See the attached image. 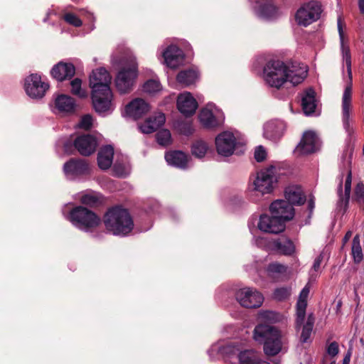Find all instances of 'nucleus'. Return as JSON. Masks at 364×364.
I'll return each instance as SVG.
<instances>
[{
    "mask_svg": "<svg viewBox=\"0 0 364 364\" xmlns=\"http://www.w3.org/2000/svg\"><path fill=\"white\" fill-rule=\"evenodd\" d=\"M338 31L339 34L341 54L343 63H346L348 80L342 96L341 118L342 123L346 132L350 129V114L352 112V87L353 76L351 68V55L349 46L344 43L343 23L339 16L337 20Z\"/></svg>",
    "mask_w": 364,
    "mask_h": 364,
    "instance_id": "f257e3e1",
    "label": "nucleus"
},
{
    "mask_svg": "<svg viewBox=\"0 0 364 364\" xmlns=\"http://www.w3.org/2000/svg\"><path fill=\"white\" fill-rule=\"evenodd\" d=\"M104 223L106 229L114 235L125 236L134 228L129 213L120 207L109 209L105 215Z\"/></svg>",
    "mask_w": 364,
    "mask_h": 364,
    "instance_id": "f03ea898",
    "label": "nucleus"
},
{
    "mask_svg": "<svg viewBox=\"0 0 364 364\" xmlns=\"http://www.w3.org/2000/svg\"><path fill=\"white\" fill-rule=\"evenodd\" d=\"M254 339L259 343H264V351L268 355H274L282 349V333L276 328L259 324L254 329Z\"/></svg>",
    "mask_w": 364,
    "mask_h": 364,
    "instance_id": "7ed1b4c3",
    "label": "nucleus"
},
{
    "mask_svg": "<svg viewBox=\"0 0 364 364\" xmlns=\"http://www.w3.org/2000/svg\"><path fill=\"white\" fill-rule=\"evenodd\" d=\"M263 76L267 85L279 89L287 82L286 65L280 60L269 61L264 68Z\"/></svg>",
    "mask_w": 364,
    "mask_h": 364,
    "instance_id": "20e7f679",
    "label": "nucleus"
},
{
    "mask_svg": "<svg viewBox=\"0 0 364 364\" xmlns=\"http://www.w3.org/2000/svg\"><path fill=\"white\" fill-rule=\"evenodd\" d=\"M69 220L75 227L85 230L97 226L100 222L95 213L82 206L73 208L70 213Z\"/></svg>",
    "mask_w": 364,
    "mask_h": 364,
    "instance_id": "39448f33",
    "label": "nucleus"
},
{
    "mask_svg": "<svg viewBox=\"0 0 364 364\" xmlns=\"http://www.w3.org/2000/svg\"><path fill=\"white\" fill-rule=\"evenodd\" d=\"M277 182L276 168L274 166H269L257 173L252 183L253 190L262 195L268 194L273 191Z\"/></svg>",
    "mask_w": 364,
    "mask_h": 364,
    "instance_id": "423d86ee",
    "label": "nucleus"
},
{
    "mask_svg": "<svg viewBox=\"0 0 364 364\" xmlns=\"http://www.w3.org/2000/svg\"><path fill=\"white\" fill-rule=\"evenodd\" d=\"M322 12L320 3L311 1L301 6L296 13V23L302 26H307L316 21Z\"/></svg>",
    "mask_w": 364,
    "mask_h": 364,
    "instance_id": "0eeeda50",
    "label": "nucleus"
},
{
    "mask_svg": "<svg viewBox=\"0 0 364 364\" xmlns=\"http://www.w3.org/2000/svg\"><path fill=\"white\" fill-rule=\"evenodd\" d=\"M137 76V64L135 59H132L127 68H123L117 74L115 85L121 93L129 92Z\"/></svg>",
    "mask_w": 364,
    "mask_h": 364,
    "instance_id": "6e6552de",
    "label": "nucleus"
},
{
    "mask_svg": "<svg viewBox=\"0 0 364 364\" xmlns=\"http://www.w3.org/2000/svg\"><path fill=\"white\" fill-rule=\"evenodd\" d=\"M92 105L95 110L102 115H107L112 112L114 109L113 94L111 89L105 88L98 92L91 93Z\"/></svg>",
    "mask_w": 364,
    "mask_h": 364,
    "instance_id": "1a4fd4ad",
    "label": "nucleus"
},
{
    "mask_svg": "<svg viewBox=\"0 0 364 364\" xmlns=\"http://www.w3.org/2000/svg\"><path fill=\"white\" fill-rule=\"evenodd\" d=\"M199 119L204 127L211 129L222 125L225 116L221 109L215 105L209 103L201 109Z\"/></svg>",
    "mask_w": 364,
    "mask_h": 364,
    "instance_id": "9d476101",
    "label": "nucleus"
},
{
    "mask_svg": "<svg viewBox=\"0 0 364 364\" xmlns=\"http://www.w3.org/2000/svg\"><path fill=\"white\" fill-rule=\"evenodd\" d=\"M236 299L243 307L258 308L262 304L264 297L257 289L245 287L237 291Z\"/></svg>",
    "mask_w": 364,
    "mask_h": 364,
    "instance_id": "9b49d317",
    "label": "nucleus"
},
{
    "mask_svg": "<svg viewBox=\"0 0 364 364\" xmlns=\"http://www.w3.org/2000/svg\"><path fill=\"white\" fill-rule=\"evenodd\" d=\"M48 87V84L42 81L41 77L38 74H31L25 79V91L33 99L42 98Z\"/></svg>",
    "mask_w": 364,
    "mask_h": 364,
    "instance_id": "f8f14e48",
    "label": "nucleus"
},
{
    "mask_svg": "<svg viewBox=\"0 0 364 364\" xmlns=\"http://www.w3.org/2000/svg\"><path fill=\"white\" fill-rule=\"evenodd\" d=\"M236 138L232 132H223L218 134L215 140V148L218 155L228 157L234 153Z\"/></svg>",
    "mask_w": 364,
    "mask_h": 364,
    "instance_id": "ddd939ff",
    "label": "nucleus"
},
{
    "mask_svg": "<svg viewBox=\"0 0 364 364\" xmlns=\"http://www.w3.org/2000/svg\"><path fill=\"white\" fill-rule=\"evenodd\" d=\"M63 171L68 179L75 180L89 175L90 167L85 160L70 159L64 164Z\"/></svg>",
    "mask_w": 364,
    "mask_h": 364,
    "instance_id": "4468645a",
    "label": "nucleus"
},
{
    "mask_svg": "<svg viewBox=\"0 0 364 364\" xmlns=\"http://www.w3.org/2000/svg\"><path fill=\"white\" fill-rule=\"evenodd\" d=\"M112 77L109 73L103 68L93 70L90 76V87L92 92H98L105 88L110 89Z\"/></svg>",
    "mask_w": 364,
    "mask_h": 364,
    "instance_id": "2eb2a0df",
    "label": "nucleus"
},
{
    "mask_svg": "<svg viewBox=\"0 0 364 364\" xmlns=\"http://www.w3.org/2000/svg\"><path fill=\"white\" fill-rule=\"evenodd\" d=\"M271 214L279 218L284 224L290 220L294 215L293 206L285 200H277L272 203L269 207Z\"/></svg>",
    "mask_w": 364,
    "mask_h": 364,
    "instance_id": "dca6fc26",
    "label": "nucleus"
},
{
    "mask_svg": "<svg viewBox=\"0 0 364 364\" xmlns=\"http://www.w3.org/2000/svg\"><path fill=\"white\" fill-rule=\"evenodd\" d=\"M258 228L267 233L278 234L285 229V224L273 215H268L267 214L262 215L257 224Z\"/></svg>",
    "mask_w": 364,
    "mask_h": 364,
    "instance_id": "f3484780",
    "label": "nucleus"
},
{
    "mask_svg": "<svg viewBox=\"0 0 364 364\" xmlns=\"http://www.w3.org/2000/svg\"><path fill=\"white\" fill-rule=\"evenodd\" d=\"M318 145L319 141L316 134L314 132L307 131L304 133L296 151L300 154H311L318 149Z\"/></svg>",
    "mask_w": 364,
    "mask_h": 364,
    "instance_id": "a211bd4d",
    "label": "nucleus"
},
{
    "mask_svg": "<svg viewBox=\"0 0 364 364\" xmlns=\"http://www.w3.org/2000/svg\"><path fill=\"white\" fill-rule=\"evenodd\" d=\"M74 146L81 155L89 156L95 152L97 142L92 135L83 134L75 139Z\"/></svg>",
    "mask_w": 364,
    "mask_h": 364,
    "instance_id": "6ab92c4d",
    "label": "nucleus"
},
{
    "mask_svg": "<svg viewBox=\"0 0 364 364\" xmlns=\"http://www.w3.org/2000/svg\"><path fill=\"white\" fill-rule=\"evenodd\" d=\"M177 107L181 114L188 117L196 112L198 103L192 95L186 92L178 95L177 98Z\"/></svg>",
    "mask_w": 364,
    "mask_h": 364,
    "instance_id": "aec40b11",
    "label": "nucleus"
},
{
    "mask_svg": "<svg viewBox=\"0 0 364 364\" xmlns=\"http://www.w3.org/2000/svg\"><path fill=\"white\" fill-rule=\"evenodd\" d=\"M307 72V66L304 64L293 63L286 65L287 81L296 85L306 78Z\"/></svg>",
    "mask_w": 364,
    "mask_h": 364,
    "instance_id": "412c9836",
    "label": "nucleus"
},
{
    "mask_svg": "<svg viewBox=\"0 0 364 364\" xmlns=\"http://www.w3.org/2000/svg\"><path fill=\"white\" fill-rule=\"evenodd\" d=\"M310 292V286L309 283L301 291L296 303V327L300 328L303 324L306 316V309L307 306V299Z\"/></svg>",
    "mask_w": 364,
    "mask_h": 364,
    "instance_id": "4be33fe9",
    "label": "nucleus"
},
{
    "mask_svg": "<svg viewBox=\"0 0 364 364\" xmlns=\"http://www.w3.org/2000/svg\"><path fill=\"white\" fill-rule=\"evenodd\" d=\"M149 110V105L141 98L133 100L125 107L127 114L134 119L141 118Z\"/></svg>",
    "mask_w": 364,
    "mask_h": 364,
    "instance_id": "5701e85b",
    "label": "nucleus"
},
{
    "mask_svg": "<svg viewBox=\"0 0 364 364\" xmlns=\"http://www.w3.org/2000/svg\"><path fill=\"white\" fill-rule=\"evenodd\" d=\"M285 124L280 120H271L264 125V136L272 141L279 139L283 135Z\"/></svg>",
    "mask_w": 364,
    "mask_h": 364,
    "instance_id": "b1692460",
    "label": "nucleus"
},
{
    "mask_svg": "<svg viewBox=\"0 0 364 364\" xmlns=\"http://www.w3.org/2000/svg\"><path fill=\"white\" fill-rule=\"evenodd\" d=\"M163 57L166 65L171 68H177L183 60L182 50L177 46L171 45L164 52Z\"/></svg>",
    "mask_w": 364,
    "mask_h": 364,
    "instance_id": "393cba45",
    "label": "nucleus"
},
{
    "mask_svg": "<svg viewBox=\"0 0 364 364\" xmlns=\"http://www.w3.org/2000/svg\"><path fill=\"white\" fill-rule=\"evenodd\" d=\"M165 122V114L162 112H159L147 119L143 124L139 125V129L142 133L151 134L164 125Z\"/></svg>",
    "mask_w": 364,
    "mask_h": 364,
    "instance_id": "a878e982",
    "label": "nucleus"
},
{
    "mask_svg": "<svg viewBox=\"0 0 364 364\" xmlns=\"http://www.w3.org/2000/svg\"><path fill=\"white\" fill-rule=\"evenodd\" d=\"M251 2H255V5L253 9L256 15L265 20H271L277 16V11L276 7L269 2L260 3L255 0H250Z\"/></svg>",
    "mask_w": 364,
    "mask_h": 364,
    "instance_id": "bb28decb",
    "label": "nucleus"
},
{
    "mask_svg": "<svg viewBox=\"0 0 364 364\" xmlns=\"http://www.w3.org/2000/svg\"><path fill=\"white\" fill-rule=\"evenodd\" d=\"M75 73V68L71 63H59L51 70L53 77L59 81L72 77Z\"/></svg>",
    "mask_w": 364,
    "mask_h": 364,
    "instance_id": "cd10ccee",
    "label": "nucleus"
},
{
    "mask_svg": "<svg viewBox=\"0 0 364 364\" xmlns=\"http://www.w3.org/2000/svg\"><path fill=\"white\" fill-rule=\"evenodd\" d=\"M302 109L306 115H310L315 112L316 107V93L312 88L306 90L301 97Z\"/></svg>",
    "mask_w": 364,
    "mask_h": 364,
    "instance_id": "c85d7f7f",
    "label": "nucleus"
},
{
    "mask_svg": "<svg viewBox=\"0 0 364 364\" xmlns=\"http://www.w3.org/2000/svg\"><path fill=\"white\" fill-rule=\"evenodd\" d=\"M165 159L168 164L181 168H186L188 163V156L181 151L168 152Z\"/></svg>",
    "mask_w": 364,
    "mask_h": 364,
    "instance_id": "c756f323",
    "label": "nucleus"
},
{
    "mask_svg": "<svg viewBox=\"0 0 364 364\" xmlns=\"http://www.w3.org/2000/svg\"><path fill=\"white\" fill-rule=\"evenodd\" d=\"M114 149L112 146H105L100 149L97 156L98 166L101 169H108L112 164Z\"/></svg>",
    "mask_w": 364,
    "mask_h": 364,
    "instance_id": "7c9ffc66",
    "label": "nucleus"
},
{
    "mask_svg": "<svg viewBox=\"0 0 364 364\" xmlns=\"http://www.w3.org/2000/svg\"><path fill=\"white\" fill-rule=\"evenodd\" d=\"M285 198L292 206L293 205H301L305 200V196L299 186H289L285 190Z\"/></svg>",
    "mask_w": 364,
    "mask_h": 364,
    "instance_id": "2f4dec72",
    "label": "nucleus"
},
{
    "mask_svg": "<svg viewBox=\"0 0 364 364\" xmlns=\"http://www.w3.org/2000/svg\"><path fill=\"white\" fill-rule=\"evenodd\" d=\"M55 105L59 112L63 113H72L75 109V100L66 95H60L57 97Z\"/></svg>",
    "mask_w": 364,
    "mask_h": 364,
    "instance_id": "473e14b6",
    "label": "nucleus"
},
{
    "mask_svg": "<svg viewBox=\"0 0 364 364\" xmlns=\"http://www.w3.org/2000/svg\"><path fill=\"white\" fill-rule=\"evenodd\" d=\"M274 247L284 255H291L295 252L293 242L287 238H279L275 240Z\"/></svg>",
    "mask_w": 364,
    "mask_h": 364,
    "instance_id": "72a5a7b5",
    "label": "nucleus"
},
{
    "mask_svg": "<svg viewBox=\"0 0 364 364\" xmlns=\"http://www.w3.org/2000/svg\"><path fill=\"white\" fill-rule=\"evenodd\" d=\"M238 358L240 364H269L261 360L257 353L254 350H245L240 353Z\"/></svg>",
    "mask_w": 364,
    "mask_h": 364,
    "instance_id": "f704fd0d",
    "label": "nucleus"
},
{
    "mask_svg": "<svg viewBox=\"0 0 364 364\" xmlns=\"http://www.w3.org/2000/svg\"><path fill=\"white\" fill-rule=\"evenodd\" d=\"M198 77L196 71L193 70H183L180 72L176 77L177 82L183 87L189 86L193 84Z\"/></svg>",
    "mask_w": 364,
    "mask_h": 364,
    "instance_id": "c9c22d12",
    "label": "nucleus"
},
{
    "mask_svg": "<svg viewBox=\"0 0 364 364\" xmlns=\"http://www.w3.org/2000/svg\"><path fill=\"white\" fill-rule=\"evenodd\" d=\"M314 324V317L312 314H309L305 324L303 325V328L301 334V341L302 343H306L310 338L313 327Z\"/></svg>",
    "mask_w": 364,
    "mask_h": 364,
    "instance_id": "e433bc0d",
    "label": "nucleus"
},
{
    "mask_svg": "<svg viewBox=\"0 0 364 364\" xmlns=\"http://www.w3.org/2000/svg\"><path fill=\"white\" fill-rule=\"evenodd\" d=\"M208 150V146L207 143L202 140L196 141L191 147L192 154L198 159L204 157Z\"/></svg>",
    "mask_w": 364,
    "mask_h": 364,
    "instance_id": "4c0bfd02",
    "label": "nucleus"
},
{
    "mask_svg": "<svg viewBox=\"0 0 364 364\" xmlns=\"http://www.w3.org/2000/svg\"><path fill=\"white\" fill-rule=\"evenodd\" d=\"M258 318L262 322L273 323L279 321L281 319V316L272 311H260Z\"/></svg>",
    "mask_w": 364,
    "mask_h": 364,
    "instance_id": "58836bf2",
    "label": "nucleus"
},
{
    "mask_svg": "<svg viewBox=\"0 0 364 364\" xmlns=\"http://www.w3.org/2000/svg\"><path fill=\"white\" fill-rule=\"evenodd\" d=\"M352 255L355 262L359 263L363 258L362 248L360 244V237L357 235L353 237L352 242Z\"/></svg>",
    "mask_w": 364,
    "mask_h": 364,
    "instance_id": "ea45409f",
    "label": "nucleus"
},
{
    "mask_svg": "<svg viewBox=\"0 0 364 364\" xmlns=\"http://www.w3.org/2000/svg\"><path fill=\"white\" fill-rule=\"evenodd\" d=\"M287 267L279 262H272L267 266V271L269 275H281L287 272Z\"/></svg>",
    "mask_w": 364,
    "mask_h": 364,
    "instance_id": "a19ab883",
    "label": "nucleus"
},
{
    "mask_svg": "<svg viewBox=\"0 0 364 364\" xmlns=\"http://www.w3.org/2000/svg\"><path fill=\"white\" fill-rule=\"evenodd\" d=\"M71 92L73 95H77L80 98H86L87 92L85 90L81 87L82 81L79 78H75L70 82Z\"/></svg>",
    "mask_w": 364,
    "mask_h": 364,
    "instance_id": "79ce46f5",
    "label": "nucleus"
},
{
    "mask_svg": "<svg viewBox=\"0 0 364 364\" xmlns=\"http://www.w3.org/2000/svg\"><path fill=\"white\" fill-rule=\"evenodd\" d=\"M157 142L162 146H168L171 142V135L168 129H162L156 134Z\"/></svg>",
    "mask_w": 364,
    "mask_h": 364,
    "instance_id": "37998d69",
    "label": "nucleus"
},
{
    "mask_svg": "<svg viewBox=\"0 0 364 364\" xmlns=\"http://www.w3.org/2000/svg\"><path fill=\"white\" fill-rule=\"evenodd\" d=\"M161 89V84L159 81L150 80L146 82L143 86V90L145 92L154 94L160 91Z\"/></svg>",
    "mask_w": 364,
    "mask_h": 364,
    "instance_id": "c03bdc74",
    "label": "nucleus"
},
{
    "mask_svg": "<svg viewBox=\"0 0 364 364\" xmlns=\"http://www.w3.org/2000/svg\"><path fill=\"white\" fill-rule=\"evenodd\" d=\"M80 200L83 204L94 206L100 202V197L97 193H89L82 196Z\"/></svg>",
    "mask_w": 364,
    "mask_h": 364,
    "instance_id": "a18cd8bd",
    "label": "nucleus"
},
{
    "mask_svg": "<svg viewBox=\"0 0 364 364\" xmlns=\"http://www.w3.org/2000/svg\"><path fill=\"white\" fill-rule=\"evenodd\" d=\"M323 259V255L321 253L314 260L312 268L310 271L311 279H315L321 272V264Z\"/></svg>",
    "mask_w": 364,
    "mask_h": 364,
    "instance_id": "49530a36",
    "label": "nucleus"
},
{
    "mask_svg": "<svg viewBox=\"0 0 364 364\" xmlns=\"http://www.w3.org/2000/svg\"><path fill=\"white\" fill-rule=\"evenodd\" d=\"M63 18L67 23L75 27H80L82 24V21L75 14L72 13L65 14Z\"/></svg>",
    "mask_w": 364,
    "mask_h": 364,
    "instance_id": "de8ad7c7",
    "label": "nucleus"
},
{
    "mask_svg": "<svg viewBox=\"0 0 364 364\" xmlns=\"http://www.w3.org/2000/svg\"><path fill=\"white\" fill-rule=\"evenodd\" d=\"M355 199L356 201L364 205V185L363 183H358L355 190Z\"/></svg>",
    "mask_w": 364,
    "mask_h": 364,
    "instance_id": "09e8293b",
    "label": "nucleus"
},
{
    "mask_svg": "<svg viewBox=\"0 0 364 364\" xmlns=\"http://www.w3.org/2000/svg\"><path fill=\"white\" fill-rule=\"evenodd\" d=\"M290 294L289 290L285 287H281L275 289L274 297L277 300L282 301L287 299Z\"/></svg>",
    "mask_w": 364,
    "mask_h": 364,
    "instance_id": "8fccbe9b",
    "label": "nucleus"
},
{
    "mask_svg": "<svg viewBox=\"0 0 364 364\" xmlns=\"http://www.w3.org/2000/svg\"><path fill=\"white\" fill-rule=\"evenodd\" d=\"M339 353L338 344L336 341L329 343L326 347V353L331 358H334Z\"/></svg>",
    "mask_w": 364,
    "mask_h": 364,
    "instance_id": "3c124183",
    "label": "nucleus"
},
{
    "mask_svg": "<svg viewBox=\"0 0 364 364\" xmlns=\"http://www.w3.org/2000/svg\"><path fill=\"white\" fill-rule=\"evenodd\" d=\"M92 124V117L90 115L87 114L82 117L78 124V127L84 129H88L91 127Z\"/></svg>",
    "mask_w": 364,
    "mask_h": 364,
    "instance_id": "603ef678",
    "label": "nucleus"
},
{
    "mask_svg": "<svg viewBox=\"0 0 364 364\" xmlns=\"http://www.w3.org/2000/svg\"><path fill=\"white\" fill-rule=\"evenodd\" d=\"M351 181H352L351 171H349L348 173L346 179V183H345V196H346V203L348 202L349 197H350V189H351Z\"/></svg>",
    "mask_w": 364,
    "mask_h": 364,
    "instance_id": "864d4df0",
    "label": "nucleus"
},
{
    "mask_svg": "<svg viewBox=\"0 0 364 364\" xmlns=\"http://www.w3.org/2000/svg\"><path fill=\"white\" fill-rule=\"evenodd\" d=\"M267 153L262 146H259L255 151V159L257 161L261 162L266 159Z\"/></svg>",
    "mask_w": 364,
    "mask_h": 364,
    "instance_id": "5fc2aeb1",
    "label": "nucleus"
},
{
    "mask_svg": "<svg viewBox=\"0 0 364 364\" xmlns=\"http://www.w3.org/2000/svg\"><path fill=\"white\" fill-rule=\"evenodd\" d=\"M358 6L360 12L364 14V0H358Z\"/></svg>",
    "mask_w": 364,
    "mask_h": 364,
    "instance_id": "6e6d98bb",
    "label": "nucleus"
},
{
    "mask_svg": "<svg viewBox=\"0 0 364 364\" xmlns=\"http://www.w3.org/2000/svg\"><path fill=\"white\" fill-rule=\"evenodd\" d=\"M351 236H352V232H351L350 230L348 231V232L346 233V235H345V236H344V237H343V242H344V243H346V242L350 240V238L351 237Z\"/></svg>",
    "mask_w": 364,
    "mask_h": 364,
    "instance_id": "4d7b16f0",
    "label": "nucleus"
},
{
    "mask_svg": "<svg viewBox=\"0 0 364 364\" xmlns=\"http://www.w3.org/2000/svg\"><path fill=\"white\" fill-rule=\"evenodd\" d=\"M350 359V353L348 352L344 357L343 360V364H349Z\"/></svg>",
    "mask_w": 364,
    "mask_h": 364,
    "instance_id": "13d9d810",
    "label": "nucleus"
},
{
    "mask_svg": "<svg viewBox=\"0 0 364 364\" xmlns=\"http://www.w3.org/2000/svg\"><path fill=\"white\" fill-rule=\"evenodd\" d=\"M314 208V201L313 199H310L309 200V208L310 211H312Z\"/></svg>",
    "mask_w": 364,
    "mask_h": 364,
    "instance_id": "bf43d9fd",
    "label": "nucleus"
},
{
    "mask_svg": "<svg viewBox=\"0 0 364 364\" xmlns=\"http://www.w3.org/2000/svg\"><path fill=\"white\" fill-rule=\"evenodd\" d=\"M338 193L340 198H341V197H342V179H341V181L339 183Z\"/></svg>",
    "mask_w": 364,
    "mask_h": 364,
    "instance_id": "052dcab7",
    "label": "nucleus"
},
{
    "mask_svg": "<svg viewBox=\"0 0 364 364\" xmlns=\"http://www.w3.org/2000/svg\"><path fill=\"white\" fill-rule=\"evenodd\" d=\"M185 126L187 127L188 130L187 131H184V134H187V135L190 134L191 133V126L188 125V124H186Z\"/></svg>",
    "mask_w": 364,
    "mask_h": 364,
    "instance_id": "680f3d73",
    "label": "nucleus"
},
{
    "mask_svg": "<svg viewBox=\"0 0 364 364\" xmlns=\"http://www.w3.org/2000/svg\"><path fill=\"white\" fill-rule=\"evenodd\" d=\"M86 14L87 15V17L90 19H95V17L92 13L86 12Z\"/></svg>",
    "mask_w": 364,
    "mask_h": 364,
    "instance_id": "e2e57ef3",
    "label": "nucleus"
},
{
    "mask_svg": "<svg viewBox=\"0 0 364 364\" xmlns=\"http://www.w3.org/2000/svg\"><path fill=\"white\" fill-rule=\"evenodd\" d=\"M117 174L119 176H122V173H119L117 172Z\"/></svg>",
    "mask_w": 364,
    "mask_h": 364,
    "instance_id": "0e129e2a",
    "label": "nucleus"
},
{
    "mask_svg": "<svg viewBox=\"0 0 364 364\" xmlns=\"http://www.w3.org/2000/svg\"><path fill=\"white\" fill-rule=\"evenodd\" d=\"M330 364H336L335 361H332Z\"/></svg>",
    "mask_w": 364,
    "mask_h": 364,
    "instance_id": "69168bd1",
    "label": "nucleus"
}]
</instances>
